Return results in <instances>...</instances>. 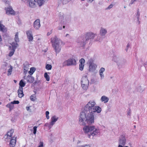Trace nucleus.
<instances>
[{"label": "nucleus", "instance_id": "obj_33", "mask_svg": "<svg viewBox=\"0 0 147 147\" xmlns=\"http://www.w3.org/2000/svg\"><path fill=\"white\" fill-rule=\"evenodd\" d=\"M102 36H98L95 39V41H96L101 42L103 39Z\"/></svg>", "mask_w": 147, "mask_h": 147}, {"label": "nucleus", "instance_id": "obj_16", "mask_svg": "<svg viewBox=\"0 0 147 147\" xmlns=\"http://www.w3.org/2000/svg\"><path fill=\"white\" fill-rule=\"evenodd\" d=\"M105 71V69L103 67L101 68L99 71V74L100 78V79L103 80L105 78L104 73Z\"/></svg>", "mask_w": 147, "mask_h": 147}, {"label": "nucleus", "instance_id": "obj_17", "mask_svg": "<svg viewBox=\"0 0 147 147\" xmlns=\"http://www.w3.org/2000/svg\"><path fill=\"white\" fill-rule=\"evenodd\" d=\"M77 42L80 47L84 46L86 44L85 42L82 38H79L77 40Z\"/></svg>", "mask_w": 147, "mask_h": 147}, {"label": "nucleus", "instance_id": "obj_52", "mask_svg": "<svg viewBox=\"0 0 147 147\" xmlns=\"http://www.w3.org/2000/svg\"><path fill=\"white\" fill-rule=\"evenodd\" d=\"M2 39L1 38V35H0V42H1V41H2Z\"/></svg>", "mask_w": 147, "mask_h": 147}, {"label": "nucleus", "instance_id": "obj_50", "mask_svg": "<svg viewBox=\"0 0 147 147\" xmlns=\"http://www.w3.org/2000/svg\"><path fill=\"white\" fill-rule=\"evenodd\" d=\"M62 29V28L61 26H59L58 27V29L59 30H61Z\"/></svg>", "mask_w": 147, "mask_h": 147}, {"label": "nucleus", "instance_id": "obj_2", "mask_svg": "<svg viewBox=\"0 0 147 147\" xmlns=\"http://www.w3.org/2000/svg\"><path fill=\"white\" fill-rule=\"evenodd\" d=\"M13 133L14 130L11 129L8 131L4 137L5 140L6 142L10 141L9 145L10 147H14L16 142V138L13 136Z\"/></svg>", "mask_w": 147, "mask_h": 147}, {"label": "nucleus", "instance_id": "obj_25", "mask_svg": "<svg viewBox=\"0 0 147 147\" xmlns=\"http://www.w3.org/2000/svg\"><path fill=\"white\" fill-rule=\"evenodd\" d=\"M7 107L9 108V110H11L13 109L14 108V105L12 102L8 103L6 105Z\"/></svg>", "mask_w": 147, "mask_h": 147}, {"label": "nucleus", "instance_id": "obj_40", "mask_svg": "<svg viewBox=\"0 0 147 147\" xmlns=\"http://www.w3.org/2000/svg\"><path fill=\"white\" fill-rule=\"evenodd\" d=\"M44 143L40 141L38 144V146L37 147H43Z\"/></svg>", "mask_w": 147, "mask_h": 147}, {"label": "nucleus", "instance_id": "obj_53", "mask_svg": "<svg viewBox=\"0 0 147 147\" xmlns=\"http://www.w3.org/2000/svg\"><path fill=\"white\" fill-rule=\"evenodd\" d=\"M81 142L80 141H78V142H77V144H78L79 143H80Z\"/></svg>", "mask_w": 147, "mask_h": 147}, {"label": "nucleus", "instance_id": "obj_43", "mask_svg": "<svg viewBox=\"0 0 147 147\" xmlns=\"http://www.w3.org/2000/svg\"><path fill=\"white\" fill-rule=\"evenodd\" d=\"M37 127L36 126H35L33 127V133L34 134H36L37 130Z\"/></svg>", "mask_w": 147, "mask_h": 147}, {"label": "nucleus", "instance_id": "obj_6", "mask_svg": "<svg viewBox=\"0 0 147 147\" xmlns=\"http://www.w3.org/2000/svg\"><path fill=\"white\" fill-rule=\"evenodd\" d=\"M58 117L55 116H52L51 119V122L49 123H46L45 125V126L48 127L49 129L51 128L52 126L55 124L57 121Z\"/></svg>", "mask_w": 147, "mask_h": 147}, {"label": "nucleus", "instance_id": "obj_15", "mask_svg": "<svg viewBox=\"0 0 147 147\" xmlns=\"http://www.w3.org/2000/svg\"><path fill=\"white\" fill-rule=\"evenodd\" d=\"M107 30L106 28L101 27L99 30V34L100 36H105L107 33Z\"/></svg>", "mask_w": 147, "mask_h": 147}, {"label": "nucleus", "instance_id": "obj_26", "mask_svg": "<svg viewBox=\"0 0 147 147\" xmlns=\"http://www.w3.org/2000/svg\"><path fill=\"white\" fill-rule=\"evenodd\" d=\"M7 70V75L9 76L11 75L12 71L13 68L11 65H9V67H8Z\"/></svg>", "mask_w": 147, "mask_h": 147}, {"label": "nucleus", "instance_id": "obj_36", "mask_svg": "<svg viewBox=\"0 0 147 147\" xmlns=\"http://www.w3.org/2000/svg\"><path fill=\"white\" fill-rule=\"evenodd\" d=\"M9 65H10V64H8L6 63H5L2 65L3 68L5 69H7L9 67Z\"/></svg>", "mask_w": 147, "mask_h": 147}, {"label": "nucleus", "instance_id": "obj_46", "mask_svg": "<svg viewBox=\"0 0 147 147\" xmlns=\"http://www.w3.org/2000/svg\"><path fill=\"white\" fill-rule=\"evenodd\" d=\"M65 37H67L69 38H71V36H70V35H69V34H65Z\"/></svg>", "mask_w": 147, "mask_h": 147}, {"label": "nucleus", "instance_id": "obj_12", "mask_svg": "<svg viewBox=\"0 0 147 147\" xmlns=\"http://www.w3.org/2000/svg\"><path fill=\"white\" fill-rule=\"evenodd\" d=\"M26 34L28 40L31 42L33 40V37L32 32L31 30H29L26 31Z\"/></svg>", "mask_w": 147, "mask_h": 147}, {"label": "nucleus", "instance_id": "obj_28", "mask_svg": "<svg viewBox=\"0 0 147 147\" xmlns=\"http://www.w3.org/2000/svg\"><path fill=\"white\" fill-rule=\"evenodd\" d=\"M29 67L28 65H24V72L25 74H26L27 73V71H28L29 69Z\"/></svg>", "mask_w": 147, "mask_h": 147}, {"label": "nucleus", "instance_id": "obj_19", "mask_svg": "<svg viewBox=\"0 0 147 147\" xmlns=\"http://www.w3.org/2000/svg\"><path fill=\"white\" fill-rule=\"evenodd\" d=\"M109 99V98L106 96H102L100 99V101L104 103H106L108 102Z\"/></svg>", "mask_w": 147, "mask_h": 147}, {"label": "nucleus", "instance_id": "obj_13", "mask_svg": "<svg viewBox=\"0 0 147 147\" xmlns=\"http://www.w3.org/2000/svg\"><path fill=\"white\" fill-rule=\"evenodd\" d=\"M126 140L124 136L122 135L119 140V145L125 146L126 144Z\"/></svg>", "mask_w": 147, "mask_h": 147}, {"label": "nucleus", "instance_id": "obj_21", "mask_svg": "<svg viewBox=\"0 0 147 147\" xmlns=\"http://www.w3.org/2000/svg\"><path fill=\"white\" fill-rule=\"evenodd\" d=\"M18 91V96L20 98H22L24 94L23 93V88H19Z\"/></svg>", "mask_w": 147, "mask_h": 147}, {"label": "nucleus", "instance_id": "obj_34", "mask_svg": "<svg viewBox=\"0 0 147 147\" xmlns=\"http://www.w3.org/2000/svg\"><path fill=\"white\" fill-rule=\"evenodd\" d=\"M44 77L47 81H49L50 80V76L48 75L47 72L45 73L44 74Z\"/></svg>", "mask_w": 147, "mask_h": 147}, {"label": "nucleus", "instance_id": "obj_35", "mask_svg": "<svg viewBox=\"0 0 147 147\" xmlns=\"http://www.w3.org/2000/svg\"><path fill=\"white\" fill-rule=\"evenodd\" d=\"M31 106H27L26 107V110L29 113H31L32 112V110L31 109Z\"/></svg>", "mask_w": 147, "mask_h": 147}, {"label": "nucleus", "instance_id": "obj_9", "mask_svg": "<svg viewBox=\"0 0 147 147\" xmlns=\"http://www.w3.org/2000/svg\"><path fill=\"white\" fill-rule=\"evenodd\" d=\"M27 5L30 7L34 8L36 7V0H26Z\"/></svg>", "mask_w": 147, "mask_h": 147}, {"label": "nucleus", "instance_id": "obj_4", "mask_svg": "<svg viewBox=\"0 0 147 147\" xmlns=\"http://www.w3.org/2000/svg\"><path fill=\"white\" fill-rule=\"evenodd\" d=\"M81 84L82 87L83 89L86 90L88 88L89 85V81L86 76L82 77L81 80Z\"/></svg>", "mask_w": 147, "mask_h": 147}, {"label": "nucleus", "instance_id": "obj_60", "mask_svg": "<svg viewBox=\"0 0 147 147\" xmlns=\"http://www.w3.org/2000/svg\"><path fill=\"white\" fill-rule=\"evenodd\" d=\"M138 91H141V90H138Z\"/></svg>", "mask_w": 147, "mask_h": 147}, {"label": "nucleus", "instance_id": "obj_55", "mask_svg": "<svg viewBox=\"0 0 147 147\" xmlns=\"http://www.w3.org/2000/svg\"><path fill=\"white\" fill-rule=\"evenodd\" d=\"M136 0H132V1H133V3H133V2H134L135 1H136Z\"/></svg>", "mask_w": 147, "mask_h": 147}, {"label": "nucleus", "instance_id": "obj_56", "mask_svg": "<svg viewBox=\"0 0 147 147\" xmlns=\"http://www.w3.org/2000/svg\"><path fill=\"white\" fill-rule=\"evenodd\" d=\"M63 28H65V26H63Z\"/></svg>", "mask_w": 147, "mask_h": 147}, {"label": "nucleus", "instance_id": "obj_29", "mask_svg": "<svg viewBox=\"0 0 147 147\" xmlns=\"http://www.w3.org/2000/svg\"><path fill=\"white\" fill-rule=\"evenodd\" d=\"M36 70V69L34 67H32L30 68V70L28 71V73L29 74L31 75H32L34 73V72Z\"/></svg>", "mask_w": 147, "mask_h": 147}, {"label": "nucleus", "instance_id": "obj_39", "mask_svg": "<svg viewBox=\"0 0 147 147\" xmlns=\"http://www.w3.org/2000/svg\"><path fill=\"white\" fill-rule=\"evenodd\" d=\"M71 0H63V4H66Z\"/></svg>", "mask_w": 147, "mask_h": 147}, {"label": "nucleus", "instance_id": "obj_48", "mask_svg": "<svg viewBox=\"0 0 147 147\" xmlns=\"http://www.w3.org/2000/svg\"><path fill=\"white\" fill-rule=\"evenodd\" d=\"M137 23L138 24H139L140 23V21L139 20V17H137Z\"/></svg>", "mask_w": 147, "mask_h": 147}, {"label": "nucleus", "instance_id": "obj_3", "mask_svg": "<svg viewBox=\"0 0 147 147\" xmlns=\"http://www.w3.org/2000/svg\"><path fill=\"white\" fill-rule=\"evenodd\" d=\"M51 42L55 51L56 53H59L61 50L60 43L62 41L56 36H54L51 39Z\"/></svg>", "mask_w": 147, "mask_h": 147}, {"label": "nucleus", "instance_id": "obj_14", "mask_svg": "<svg viewBox=\"0 0 147 147\" xmlns=\"http://www.w3.org/2000/svg\"><path fill=\"white\" fill-rule=\"evenodd\" d=\"M40 26V21L39 19H37L34 22L33 24V27L36 30H38Z\"/></svg>", "mask_w": 147, "mask_h": 147}, {"label": "nucleus", "instance_id": "obj_10", "mask_svg": "<svg viewBox=\"0 0 147 147\" xmlns=\"http://www.w3.org/2000/svg\"><path fill=\"white\" fill-rule=\"evenodd\" d=\"M6 13L8 15H15L16 12L11 7H9L5 8Z\"/></svg>", "mask_w": 147, "mask_h": 147}, {"label": "nucleus", "instance_id": "obj_5", "mask_svg": "<svg viewBox=\"0 0 147 147\" xmlns=\"http://www.w3.org/2000/svg\"><path fill=\"white\" fill-rule=\"evenodd\" d=\"M18 46V44L17 43L13 42L8 45L9 52V55L10 57L12 56L13 54L16 49Z\"/></svg>", "mask_w": 147, "mask_h": 147}, {"label": "nucleus", "instance_id": "obj_58", "mask_svg": "<svg viewBox=\"0 0 147 147\" xmlns=\"http://www.w3.org/2000/svg\"><path fill=\"white\" fill-rule=\"evenodd\" d=\"M139 87V88H141V87L140 86Z\"/></svg>", "mask_w": 147, "mask_h": 147}, {"label": "nucleus", "instance_id": "obj_51", "mask_svg": "<svg viewBox=\"0 0 147 147\" xmlns=\"http://www.w3.org/2000/svg\"><path fill=\"white\" fill-rule=\"evenodd\" d=\"M128 115H130V111L129 110L127 113Z\"/></svg>", "mask_w": 147, "mask_h": 147}, {"label": "nucleus", "instance_id": "obj_41", "mask_svg": "<svg viewBox=\"0 0 147 147\" xmlns=\"http://www.w3.org/2000/svg\"><path fill=\"white\" fill-rule=\"evenodd\" d=\"M84 65L79 64V69L81 71H82L83 69Z\"/></svg>", "mask_w": 147, "mask_h": 147}, {"label": "nucleus", "instance_id": "obj_59", "mask_svg": "<svg viewBox=\"0 0 147 147\" xmlns=\"http://www.w3.org/2000/svg\"><path fill=\"white\" fill-rule=\"evenodd\" d=\"M25 76H24V78L25 79Z\"/></svg>", "mask_w": 147, "mask_h": 147}, {"label": "nucleus", "instance_id": "obj_1", "mask_svg": "<svg viewBox=\"0 0 147 147\" xmlns=\"http://www.w3.org/2000/svg\"><path fill=\"white\" fill-rule=\"evenodd\" d=\"M96 105L95 100H89L82 109L79 117V124L85 125L83 128V131L90 139L100 134V130L98 127L94 125H86L94 124L95 113H100L102 111L101 107Z\"/></svg>", "mask_w": 147, "mask_h": 147}, {"label": "nucleus", "instance_id": "obj_27", "mask_svg": "<svg viewBox=\"0 0 147 147\" xmlns=\"http://www.w3.org/2000/svg\"><path fill=\"white\" fill-rule=\"evenodd\" d=\"M26 83L24 82L22 80H21L20 81L19 85H20V86L19 88L22 87V88L25 86L26 85Z\"/></svg>", "mask_w": 147, "mask_h": 147}, {"label": "nucleus", "instance_id": "obj_49", "mask_svg": "<svg viewBox=\"0 0 147 147\" xmlns=\"http://www.w3.org/2000/svg\"><path fill=\"white\" fill-rule=\"evenodd\" d=\"M123 146L122 145H119L118 147H129L127 146Z\"/></svg>", "mask_w": 147, "mask_h": 147}, {"label": "nucleus", "instance_id": "obj_30", "mask_svg": "<svg viewBox=\"0 0 147 147\" xmlns=\"http://www.w3.org/2000/svg\"><path fill=\"white\" fill-rule=\"evenodd\" d=\"M45 68L47 70H50L51 69L52 66L51 64L46 63Z\"/></svg>", "mask_w": 147, "mask_h": 147}, {"label": "nucleus", "instance_id": "obj_8", "mask_svg": "<svg viewBox=\"0 0 147 147\" xmlns=\"http://www.w3.org/2000/svg\"><path fill=\"white\" fill-rule=\"evenodd\" d=\"M112 60L117 63L119 69L122 67V62L118 57L116 56H114L113 57Z\"/></svg>", "mask_w": 147, "mask_h": 147}, {"label": "nucleus", "instance_id": "obj_23", "mask_svg": "<svg viewBox=\"0 0 147 147\" xmlns=\"http://www.w3.org/2000/svg\"><path fill=\"white\" fill-rule=\"evenodd\" d=\"M7 31V29L0 22V31H2L3 32H5Z\"/></svg>", "mask_w": 147, "mask_h": 147}, {"label": "nucleus", "instance_id": "obj_37", "mask_svg": "<svg viewBox=\"0 0 147 147\" xmlns=\"http://www.w3.org/2000/svg\"><path fill=\"white\" fill-rule=\"evenodd\" d=\"M18 33H16L15 34V40L16 42H18L19 41V39L18 38Z\"/></svg>", "mask_w": 147, "mask_h": 147}, {"label": "nucleus", "instance_id": "obj_57", "mask_svg": "<svg viewBox=\"0 0 147 147\" xmlns=\"http://www.w3.org/2000/svg\"><path fill=\"white\" fill-rule=\"evenodd\" d=\"M85 0H81V1H84Z\"/></svg>", "mask_w": 147, "mask_h": 147}, {"label": "nucleus", "instance_id": "obj_47", "mask_svg": "<svg viewBox=\"0 0 147 147\" xmlns=\"http://www.w3.org/2000/svg\"><path fill=\"white\" fill-rule=\"evenodd\" d=\"M113 7V5L112 4H110L109 5L108 7L107 8V9H109Z\"/></svg>", "mask_w": 147, "mask_h": 147}, {"label": "nucleus", "instance_id": "obj_22", "mask_svg": "<svg viewBox=\"0 0 147 147\" xmlns=\"http://www.w3.org/2000/svg\"><path fill=\"white\" fill-rule=\"evenodd\" d=\"M86 35L89 38L91 39L95 37L96 36V34L92 32H89L87 33Z\"/></svg>", "mask_w": 147, "mask_h": 147}, {"label": "nucleus", "instance_id": "obj_20", "mask_svg": "<svg viewBox=\"0 0 147 147\" xmlns=\"http://www.w3.org/2000/svg\"><path fill=\"white\" fill-rule=\"evenodd\" d=\"M36 6L38 5L40 7L44 5L45 1V0H36Z\"/></svg>", "mask_w": 147, "mask_h": 147}, {"label": "nucleus", "instance_id": "obj_18", "mask_svg": "<svg viewBox=\"0 0 147 147\" xmlns=\"http://www.w3.org/2000/svg\"><path fill=\"white\" fill-rule=\"evenodd\" d=\"M59 20L61 23H64L67 21L66 16L63 14H61L59 17Z\"/></svg>", "mask_w": 147, "mask_h": 147}, {"label": "nucleus", "instance_id": "obj_38", "mask_svg": "<svg viewBox=\"0 0 147 147\" xmlns=\"http://www.w3.org/2000/svg\"><path fill=\"white\" fill-rule=\"evenodd\" d=\"M85 62V60L83 58H82L79 61L80 64L84 65Z\"/></svg>", "mask_w": 147, "mask_h": 147}, {"label": "nucleus", "instance_id": "obj_54", "mask_svg": "<svg viewBox=\"0 0 147 147\" xmlns=\"http://www.w3.org/2000/svg\"><path fill=\"white\" fill-rule=\"evenodd\" d=\"M14 82H15V83H16L17 82V81L16 80H14Z\"/></svg>", "mask_w": 147, "mask_h": 147}, {"label": "nucleus", "instance_id": "obj_11", "mask_svg": "<svg viewBox=\"0 0 147 147\" xmlns=\"http://www.w3.org/2000/svg\"><path fill=\"white\" fill-rule=\"evenodd\" d=\"M97 66L95 63L92 61L89 63L88 70L91 72H94L96 69Z\"/></svg>", "mask_w": 147, "mask_h": 147}, {"label": "nucleus", "instance_id": "obj_32", "mask_svg": "<svg viewBox=\"0 0 147 147\" xmlns=\"http://www.w3.org/2000/svg\"><path fill=\"white\" fill-rule=\"evenodd\" d=\"M75 147H91L89 144H84L82 145H77Z\"/></svg>", "mask_w": 147, "mask_h": 147}, {"label": "nucleus", "instance_id": "obj_31", "mask_svg": "<svg viewBox=\"0 0 147 147\" xmlns=\"http://www.w3.org/2000/svg\"><path fill=\"white\" fill-rule=\"evenodd\" d=\"M30 100L32 101H35L37 99L36 96L35 94H33L32 95L30 96Z\"/></svg>", "mask_w": 147, "mask_h": 147}, {"label": "nucleus", "instance_id": "obj_45", "mask_svg": "<svg viewBox=\"0 0 147 147\" xmlns=\"http://www.w3.org/2000/svg\"><path fill=\"white\" fill-rule=\"evenodd\" d=\"M130 47V45L128 43L127 46H126V48L125 49V50L127 51L129 49V48Z\"/></svg>", "mask_w": 147, "mask_h": 147}, {"label": "nucleus", "instance_id": "obj_24", "mask_svg": "<svg viewBox=\"0 0 147 147\" xmlns=\"http://www.w3.org/2000/svg\"><path fill=\"white\" fill-rule=\"evenodd\" d=\"M27 81L30 83H32L34 81V78L29 75L27 76Z\"/></svg>", "mask_w": 147, "mask_h": 147}, {"label": "nucleus", "instance_id": "obj_44", "mask_svg": "<svg viewBox=\"0 0 147 147\" xmlns=\"http://www.w3.org/2000/svg\"><path fill=\"white\" fill-rule=\"evenodd\" d=\"M13 104H18L20 102L18 100H14L13 101L11 102Z\"/></svg>", "mask_w": 147, "mask_h": 147}, {"label": "nucleus", "instance_id": "obj_42", "mask_svg": "<svg viewBox=\"0 0 147 147\" xmlns=\"http://www.w3.org/2000/svg\"><path fill=\"white\" fill-rule=\"evenodd\" d=\"M49 112L48 111H46V118L48 119H49Z\"/></svg>", "mask_w": 147, "mask_h": 147}, {"label": "nucleus", "instance_id": "obj_7", "mask_svg": "<svg viewBox=\"0 0 147 147\" xmlns=\"http://www.w3.org/2000/svg\"><path fill=\"white\" fill-rule=\"evenodd\" d=\"M76 64V61L73 58H70L65 61L63 63L64 66L75 65Z\"/></svg>", "mask_w": 147, "mask_h": 147}]
</instances>
